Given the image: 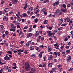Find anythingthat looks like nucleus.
Masks as SVG:
<instances>
[{
  "mask_svg": "<svg viewBox=\"0 0 73 73\" xmlns=\"http://www.w3.org/2000/svg\"><path fill=\"white\" fill-rule=\"evenodd\" d=\"M28 3H25V4H24V5H25V6H26L27 7H28Z\"/></svg>",
  "mask_w": 73,
  "mask_h": 73,
  "instance_id": "47",
  "label": "nucleus"
},
{
  "mask_svg": "<svg viewBox=\"0 0 73 73\" xmlns=\"http://www.w3.org/2000/svg\"><path fill=\"white\" fill-rule=\"evenodd\" d=\"M57 66L58 68H61V67H62V65H58Z\"/></svg>",
  "mask_w": 73,
  "mask_h": 73,
  "instance_id": "42",
  "label": "nucleus"
},
{
  "mask_svg": "<svg viewBox=\"0 0 73 73\" xmlns=\"http://www.w3.org/2000/svg\"><path fill=\"white\" fill-rule=\"evenodd\" d=\"M72 69H73V68H71L69 70H68V72H70V71H72Z\"/></svg>",
  "mask_w": 73,
  "mask_h": 73,
  "instance_id": "45",
  "label": "nucleus"
},
{
  "mask_svg": "<svg viewBox=\"0 0 73 73\" xmlns=\"http://www.w3.org/2000/svg\"><path fill=\"white\" fill-rule=\"evenodd\" d=\"M15 29H14V28H13L12 29H10V31H13V32H15Z\"/></svg>",
  "mask_w": 73,
  "mask_h": 73,
  "instance_id": "27",
  "label": "nucleus"
},
{
  "mask_svg": "<svg viewBox=\"0 0 73 73\" xmlns=\"http://www.w3.org/2000/svg\"><path fill=\"white\" fill-rule=\"evenodd\" d=\"M31 70L32 72H35L36 71V70L35 68H31Z\"/></svg>",
  "mask_w": 73,
  "mask_h": 73,
  "instance_id": "34",
  "label": "nucleus"
},
{
  "mask_svg": "<svg viewBox=\"0 0 73 73\" xmlns=\"http://www.w3.org/2000/svg\"><path fill=\"white\" fill-rule=\"evenodd\" d=\"M1 59L0 58V64L1 65H4V64H6L5 62L2 63L1 62Z\"/></svg>",
  "mask_w": 73,
  "mask_h": 73,
  "instance_id": "19",
  "label": "nucleus"
},
{
  "mask_svg": "<svg viewBox=\"0 0 73 73\" xmlns=\"http://www.w3.org/2000/svg\"><path fill=\"white\" fill-rule=\"evenodd\" d=\"M53 58V56L50 55V57H48V60L50 61L52 60V58Z\"/></svg>",
  "mask_w": 73,
  "mask_h": 73,
  "instance_id": "13",
  "label": "nucleus"
},
{
  "mask_svg": "<svg viewBox=\"0 0 73 73\" xmlns=\"http://www.w3.org/2000/svg\"><path fill=\"white\" fill-rule=\"evenodd\" d=\"M35 49L37 50L38 52H40V50H41V49L40 48V47L39 48L37 47H36L35 48Z\"/></svg>",
  "mask_w": 73,
  "mask_h": 73,
  "instance_id": "11",
  "label": "nucleus"
},
{
  "mask_svg": "<svg viewBox=\"0 0 73 73\" xmlns=\"http://www.w3.org/2000/svg\"><path fill=\"white\" fill-rule=\"evenodd\" d=\"M49 0H46V1H43L44 3H48V2H49Z\"/></svg>",
  "mask_w": 73,
  "mask_h": 73,
  "instance_id": "35",
  "label": "nucleus"
},
{
  "mask_svg": "<svg viewBox=\"0 0 73 73\" xmlns=\"http://www.w3.org/2000/svg\"><path fill=\"white\" fill-rule=\"evenodd\" d=\"M8 10H9V8L8 7H6L5 9H4V11L5 12H7V11H8Z\"/></svg>",
  "mask_w": 73,
  "mask_h": 73,
  "instance_id": "21",
  "label": "nucleus"
},
{
  "mask_svg": "<svg viewBox=\"0 0 73 73\" xmlns=\"http://www.w3.org/2000/svg\"><path fill=\"white\" fill-rule=\"evenodd\" d=\"M38 57L40 58H41V57H42V54H41V53L39 54L38 55Z\"/></svg>",
  "mask_w": 73,
  "mask_h": 73,
  "instance_id": "31",
  "label": "nucleus"
},
{
  "mask_svg": "<svg viewBox=\"0 0 73 73\" xmlns=\"http://www.w3.org/2000/svg\"><path fill=\"white\" fill-rule=\"evenodd\" d=\"M40 48H42V49H44V48H45V47H46V46H43V45H41L40 46Z\"/></svg>",
  "mask_w": 73,
  "mask_h": 73,
  "instance_id": "32",
  "label": "nucleus"
},
{
  "mask_svg": "<svg viewBox=\"0 0 73 73\" xmlns=\"http://www.w3.org/2000/svg\"><path fill=\"white\" fill-rule=\"evenodd\" d=\"M4 26H3V25H0V28H4Z\"/></svg>",
  "mask_w": 73,
  "mask_h": 73,
  "instance_id": "59",
  "label": "nucleus"
},
{
  "mask_svg": "<svg viewBox=\"0 0 73 73\" xmlns=\"http://www.w3.org/2000/svg\"><path fill=\"white\" fill-rule=\"evenodd\" d=\"M48 23V21L47 20H45L43 23V24H46Z\"/></svg>",
  "mask_w": 73,
  "mask_h": 73,
  "instance_id": "22",
  "label": "nucleus"
},
{
  "mask_svg": "<svg viewBox=\"0 0 73 73\" xmlns=\"http://www.w3.org/2000/svg\"><path fill=\"white\" fill-rule=\"evenodd\" d=\"M66 19L67 22H69V21H70V19L68 17H67Z\"/></svg>",
  "mask_w": 73,
  "mask_h": 73,
  "instance_id": "24",
  "label": "nucleus"
},
{
  "mask_svg": "<svg viewBox=\"0 0 73 73\" xmlns=\"http://www.w3.org/2000/svg\"><path fill=\"white\" fill-rule=\"evenodd\" d=\"M39 11H40V10H39V9L37 10L36 11V12H35V14H36V13H37L38 12H39Z\"/></svg>",
  "mask_w": 73,
  "mask_h": 73,
  "instance_id": "50",
  "label": "nucleus"
},
{
  "mask_svg": "<svg viewBox=\"0 0 73 73\" xmlns=\"http://www.w3.org/2000/svg\"><path fill=\"white\" fill-rule=\"evenodd\" d=\"M43 67H45L46 66V63L45 62H44L42 64Z\"/></svg>",
  "mask_w": 73,
  "mask_h": 73,
  "instance_id": "37",
  "label": "nucleus"
},
{
  "mask_svg": "<svg viewBox=\"0 0 73 73\" xmlns=\"http://www.w3.org/2000/svg\"><path fill=\"white\" fill-rule=\"evenodd\" d=\"M62 7H63V8H66V5H65V4H63L62 5Z\"/></svg>",
  "mask_w": 73,
  "mask_h": 73,
  "instance_id": "40",
  "label": "nucleus"
},
{
  "mask_svg": "<svg viewBox=\"0 0 73 73\" xmlns=\"http://www.w3.org/2000/svg\"><path fill=\"white\" fill-rule=\"evenodd\" d=\"M35 48V47L33 46H31L30 47V50H32Z\"/></svg>",
  "mask_w": 73,
  "mask_h": 73,
  "instance_id": "12",
  "label": "nucleus"
},
{
  "mask_svg": "<svg viewBox=\"0 0 73 73\" xmlns=\"http://www.w3.org/2000/svg\"><path fill=\"white\" fill-rule=\"evenodd\" d=\"M59 4V2L58 1H57L56 2H55L53 4V5H54V6H56V5H58Z\"/></svg>",
  "mask_w": 73,
  "mask_h": 73,
  "instance_id": "10",
  "label": "nucleus"
},
{
  "mask_svg": "<svg viewBox=\"0 0 73 73\" xmlns=\"http://www.w3.org/2000/svg\"><path fill=\"white\" fill-rule=\"evenodd\" d=\"M33 9V8L32 7H30L29 8V11H30V12H31V11H32Z\"/></svg>",
  "mask_w": 73,
  "mask_h": 73,
  "instance_id": "16",
  "label": "nucleus"
},
{
  "mask_svg": "<svg viewBox=\"0 0 73 73\" xmlns=\"http://www.w3.org/2000/svg\"><path fill=\"white\" fill-rule=\"evenodd\" d=\"M24 53L25 54H27L28 53V50H25L24 52Z\"/></svg>",
  "mask_w": 73,
  "mask_h": 73,
  "instance_id": "17",
  "label": "nucleus"
},
{
  "mask_svg": "<svg viewBox=\"0 0 73 73\" xmlns=\"http://www.w3.org/2000/svg\"><path fill=\"white\" fill-rule=\"evenodd\" d=\"M35 34L36 36H38L40 34V33H39V31H36Z\"/></svg>",
  "mask_w": 73,
  "mask_h": 73,
  "instance_id": "25",
  "label": "nucleus"
},
{
  "mask_svg": "<svg viewBox=\"0 0 73 73\" xmlns=\"http://www.w3.org/2000/svg\"><path fill=\"white\" fill-rule=\"evenodd\" d=\"M31 57H35L36 56V55L35 54H32L31 55Z\"/></svg>",
  "mask_w": 73,
  "mask_h": 73,
  "instance_id": "39",
  "label": "nucleus"
},
{
  "mask_svg": "<svg viewBox=\"0 0 73 73\" xmlns=\"http://www.w3.org/2000/svg\"><path fill=\"white\" fill-rule=\"evenodd\" d=\"M64 48V46H62L60 47V49H62Z\"/></svg>",
  "mask_w": 73,
  "mask_h": 73,
  "instance_id": "55",
  "label": "nucleus"
},
{
  "mask_svg": "<svg viewBox=\"0 0 73 73\" xmlns=\"http://www.w3.org/2000/svg\"><path fill=\"white\" fill-rule=\"evenodd\" d=\"M60 12V10L59 9H57L56 11V13H58L59 12Z\"/></svg>",
  "mask_w": 73,
  "mask_h": 73,
  "instance_id": "33",
  "label": "nucleus"
},
{
  "mask_svg": "<svg viewBox=\"0 0 73 73\" xmlns=\"http://www.w3.org/2000/svg\"><path fill=\"white\" fill-rule=\"evenodd\" d=\"M8 33H9L8 32V31H6L5 32V34L6 35H8Z\"/></svg>",
  "mask_w": 73,
  "mask_h": 73,
  "instance_id": "38",
  "label": "nucleus"
},
{
  "mask_svg": "<svg viewBox=\"0 0 73 73\" xmlns=\"http://www.w3.org/2000/svg\"><path fill=\"white\" fill-rule=\"evenodd\" d=\"M71 56H68L67 57L66 60L67 62H69V61L71 60Z\"/></svg>",
  "mask_w": 73,
  "mask_h": 73,
  "instance_id": "3",
  "label": "nucleus"
},
{
  "mask_svg": "<svg viewBox=\"0 0 73 73\" xmlns=\"http://www.w3.org/2000/svg\"><path fill=\"white\" fill-rule=\"evenodd\" d=\"M31 44V41L27 42L26 44V45L27 46H29Z\"/></svg>",
  "mask_w": 73,
  "mask_h": 73,
  "instance_id": "7",
  "label": "nucleus"
},
{
  "mask_svg": "<svg viewBox=\"0 0 73 73\" xmlns=\"http://www.w3.org/2000/svg\"><path fill=\"white\" fill-rule=\"evenodd\" d=\"M25 70L26 71H28L30 69L29 68H31L29 64L28 63V62H25Z\"/></svg>",
  "mask_w": 73,
  "mask_h": 73,
  "instance_id": "1",
  "label": "nucleus"
},
{
  "mask_svg": "<svg viewBox=\"0 0 73 73\" xmlns=\"http://www.w3.org/2000/svg\"><path fill=\"white\" fill-rule=\"evenodd\" d=\"M54 55H55L56 57H57V56H60V52H54Z\"/></svg>",
  "mask_w": 73,
  "mask_h": 73,
  "instance_id": "2",
  "label": "nucleus"
},
{
  "mask_svg": "<svg viewBox=\"0 0 73 73\" xmlns=\"http://www.w3.org/2000/svg\"><path fill=\"white\" fill-rule=\"evenodd\" d=\"M32 28H30L29 29V32H32Z\"/></svg>",
  "mask_w": 73,
  "mask_h": 73,
  "instance_id": "41",
  "label": "nucleus"
},
{
  "mask_svg": "<svg viewBox=\"0 0 73 73\" xmlns=\"http://www.w3.org/2000/svg\"><path fill=\"white\" fill-rule=\"evenodd\" d=\"M24 42V41H21L20 42V43L21 44H23Z\"/></svg>",
  "mask_w": 73,
  "mask_h": 73,
  "instance_id": "61",
  "label": "nucleus"
},
{
  "mask_svg": "<svg viewBox=\"0 0 73 73\" xmlns=\"http://www.w3.org/2000/svg\"><path fill=\"white\" fill-rule=\"evenodd\" d=\"M7 53H8V54H12V52L10 51H8L7 52Z\"/></svg>",
  "mask_w": 73,
  "mask_h": 73,
  "instance_id": "43",
  "label": "nucleus"
},
{
  "mask_svg": "<svg viewBox=\"0 0 73 73\" xmlns=\"http://www.w3.org/2000/svg\"><path fill=\"white\" fill-rule=\"evenodd\" d=\"M62 29V28H59L58 29V31H61Z\"/></svg>",
  "mask_w": 73,
  "mask_h": 73,
  "instance_id": "54",
  "label": "nucleus"
},
{
  "mask_svg": "<svg viewBox=\"0 0 73 73\" xmlns=\"http://www.w3.org/2000/svg\"><path fill=\"white\" fill-rule=\"evenodd\" d=\"M33 35V34L31 33H29L27 35V37L28 38H29V37H30L32 36Z\"/></svg>",
  "mask_w": 73,
  "mask_h": 73,
  "instance_id": "8",
  "label": "nucleus"
},
{
  "mask_svg": "<svg viewBox=\"0 0 73 73\" xmlns=\"http://www.w3.org/2000/svg\"><path fill=\"white\" fill-rule=\"evenodd\" d=\"M37 42H40V39H37Z\"/></svg>",
  "mask_w": 73,
  "mask_h": 73,
  "instance_id": "60",
  "label": "nucleus"
},
{
  "mask_svg": "<svg viewBox=\"0 0 73 73\" xmlns=\"http://www.w3.org/2000/svg\"><path fill=\"white\" fill-rule=\"evenodd\" d=\"M51 32L50 31H47V33H48V36H49L50 35V34L51 33Z\"/></svg>",
  "mask_w": 73,
  "mask_h": 73,
  "instance_id": "20",
  "label": "nucleus"
},
{
  "mask_svg": "<svg viewBox=\"0 0 73 73\" xmlns=\"http://www.w3.org/2000/svg\"><path fill=\"white\" fill-rule=\"evenodd\" d=\"M1 3L2 4H4V1L2 0L1 1Z\"/></svg>",
  "mask_w": 73,
  "mask_h": 73,
  "instance_id": "57",
  "label": "nucleus"
},
{
  "mask_svg": "<svg viewBox=\"0 0 73 73\" xmlns=\"http://www.w3.org/2000/svg\"><path fill=\"white\" fill-rule=\"evenodd\" d=\"M54 36V33H51L50 34V35L49 36H50L51 37H53V36Z\"/></svg>",
  "mask_w": 73,
  "mask_h": 73,
  "instance_id": "15",
  "label": "nucleus"
},
{
  "mask_svg": "<svg viewBox=\"0 0 73 73\" xmlns=\"http://www.w3.org/2000/svg\"><path fill=\"white\" fill-rule=\"evenodd\" d=\"M43 58L44 59V61H45V60L46 59V56H44L43 57Z\"/></svg>",
  "mask_w": 73,
  "mask_h": 73,
  "instance_id": "48",
  "label": "nucleus"
},
{
  "mask_svg": "<svg viewBox=\"0 0 73 73\" xmlns=\"http://www.w3.org/2000/svg\"><path fill=\"white\" fill-rule=\"evenodd\" d=\"M42 11L43 12H45L46 11V9H43L42 10Z\"/></svg>",
  "mask_w": 73,
  "mask_h": 73,
  "instance_id": "30",
  "label": "nucleus"
},
{
  "mask_svg": "<svg viewBox=\"0 0 73 73\" xmlns=\"http://www.w3.org/2000/svg\"><path fill=\"white\" fill-rule=\"evenodd\" d=\"M44 15H45V16H46L47 15V12H46V11L44 12Z\"/></svg>",
  "mask_w": 73,
  "mask_h": 73,
  "instance_id": "46",
  "label": "nucleus"
},
{
  "mask_svg": "<svg viewBox=\"0 0 73 73\" xmlns=\"http://www.w3.org/2000/svg\"><path fill=\"white\" fill-rule=\"evenodd\" d=\"M53 65V64L52 63H50L48 64V66L49 68H51L52 66V65Z\"/></svg>",
  "mask_w": 73,
  "mask_h": 73,
  "instance_id": "14",
  "label": "nucleus"
},
{
  "mask_svg": "<svg viewBox=\"0 0 73 73\" xmlns=\"http://www.w3.org/2000/svg\"><path fill=\"white\" fill-rule=\"evenodd\" d=\"M60 11L62 12H64V13H65L66 11H67V9L65 8L64 9H60Z\"/></svg>",
  "mask_w": 73,
  "mask_h": 73,
  "instance_id": "4",
  "label": "nucleus"
},
{
  "mask_svg": "<svg viewBox=\"0 0 73 73\" xmlns=\"http://www.w3.org/2000/svg\"><path fill=\"white\" fill-rule=\"evenodd\" d=\"M63 22V20H62V19H61L59 21V23L60 24H62V23Z\"/></svg>",
  "mask_w": 73,
  "mask_h": 73,
  "instance_id": "18",
  "label": "nucleus"
},
{
  "mask_svg": "<svg viewBox=\"0 0 73 73\" xmlns=\"http://www.w3.org/2000/svg\"><path fill=\"white\" fill-rule=\"evenodd\" d=\"M17 20L19 22H20V21H21V19L20 17H19V18H18L17 19Z\"/></svg>",
  "mask_w": 73,
  "mask_h": 73,
  "instance_id": "28",
  "label": "nucleus"
},
{
  "mask_svg": "<svg viewBox=\"0 0 73 73\" xmlns=\"http://www.w3.org/2000/svg\"><path fill=\"white\" fill-rule=\"evenodd\" d=\"M58 36H60L61 35V33L60 32H59L57 33Z\"/></svg>",
  "mask_w": 73,
  "mask_h": 73,
  "instance_id": "58",
  "label": "nucleus"
},
{
  "mask_svg": "<svg viewBox=\"0 0 73 73\" xmlns=\"http://www.w3.org/2000/svg\"><path fill=\"white\" fill-rule=\"evenodd\" d=\"M19 51L21 52H23L24 51V50H21V49H19Z\"/></svg>",
  "mask_w": 73,
  "mask_h": 73,
  "instance_id": "51",
  "label": "nucleus"
},
{
  "mask_svg": "<svg viewBox=\"0 0 73 73\" xmlns=\"http://www.w3.org/2000/svg\"><path fill=\"white\" fill-rule=\"evenodd\" d=\"M4 59L5 60H8L9 61V60H11V58L9 57H5Z\"/></svg>",
  "mask_w": 73,
  "mask_h": 73,
  "instance_id": "9",
  "label": "nucleus"
},
{
  "mask_svg": "<svg viewBox=\"0 0 73 73\" xmlns=\"http://www.w3.org/2000/svg\"><path fill=\"white\" fill-rule=\"evenodd\" d=\"M22 16L23 17H28V15L25 13L23 14H22Z\"/></svg>",
  "mask_w": 73,
  "mask_h": 73,
  "instance_id": "5",
  "label": "nucleus"
},
{
  "mask_svg": "<svg viewBox=\"0 0 73 73\" xmlns=\"http://www.w3.org/2000/svg\"><path fill=\"white\" fill-rule=\"evenodd\" d=\"M38 66L40 67V68H42V64H40Z\"/></svg>",
  "mask_w": 73,
  "mask_h": 73,
  "instance_id": "62",
  "label": "nucleus"
},
{
  "mask_svg": "<svg viewBox=\"0 0 73 73\" xmlns=\"http://www.w3.org/2000/svg\"><path fill=\"white\" fill-rule=\"evenodd\" d=\"M68 40V38L66 37L64 39V41H67Z\"/></svg>",
  "mask_w": 73,
  "mask_h": 73,
  "instance_id": "49",
  "label": "nucleus"
},
{
  "mask_svg": "<svg viewBox=\"0 0 73 73\" xmlns=\"http://www.w3.org/2000/svg\"><path fill=\"white\" fill-rule=\"evenodd\" d=\"M66 52L67 54H68V53H70V50H67L66 51Z\"/></svg>",
  "mask_w": 73,
  "mask_h": 73,
  "instance_id": "44",
  "label": "nucleus"
},
{
  "mask_svg": "<svg viewBox=\"0 0 73 73\" xmlns=\"http://www.w3.org/2000/svg\"><path fill=\"white\" fill-rule=\"evenodd\" d=\"M41 40H42V41H43L44 40V38L43 37H42L41 38Z\"/></svg>",
  "mask_w": 73,
  "mask_h": 73,
  "instance_id": "52",
  "label": "nucleus"
},
{
  "mask_svg": "<svg viewBox=\"0 0 73 73\" xmlns=\"http://www.w3.org/2000/svg\"><path fill=\"white\" fill-rule=\"evenodd\" d=\"M47 28H50V26L49 25V24H48L46 25Z\"/></svg>",
  "mask_w": 73,
  "mask_h": 73,
  "instance_id": "63",
  "label": "nucleus"
},
{
  "mask_svg": "<svg viewBox=\"0 0 73 73\" xmlns=\"http://www.w3.org/2000/svg\"><path fill=\"white\" fill-rule=\"evenodd\" d=\"M57 30H54L53 31V33L55 35V33H57Z\"/></svg>",
  "mask_w": 73,
  "mask_h": 73,
  "instance_id": "36",
  "label": "nucleus"
},
{
  "mask_svg": "<svg viewBox=\"0 0 73 73\" xmlns=\"http://www.w3.org/2000/svg\"><path fill=\"white\" fill-rule=\"evenodd\" d=\"M5 68H6V69H7V70H9V68H8V66H6Z\"/></svg>",
  "mask_w": 73,
  "mask_h": 73,
  "instance_id": "56",
  "label": "nucleus"
},
{
  "mask_svg": "<svg viewBox=\"0 0 73 73\" xmlns=\"http://www.w3.org/2000/svg\"><path fill=\"white\" fill-rule=\"evenodd\" d=\"M30 12L31 11H29L27 12V13L28 15H30Z\"/></svg>",
  "mask_w": 73,
  "mask_h": 73,
  "instance_id": "53",
  "label": "nucleus"
},
{
  "mask_svg": "<svg viewBox=\"0 0 73 73\" xmlns=\"http://www.w3.org/2000/svg\"><path fill=\"white\" fill-rule=\"evenodd\" d=\"M52 50V48H49V47L48 46V52H50Z\"/></svg>",
  "mask_w": 73,
  "mask_h": 73,
  "instance_id": "26",
  "label": "nucleus"
},
{
  "mask_svg": "<svg viewBox=\"0 0 73 73\" xmlns=\"http://www.w3.org/2000/svg\"><path fill=\"white\" fill-rule=\"evenodd\" d=\"M67 25V23H65L64 24H63L61 25L62 27H64Z\"/></svg>",
  "mask_w": 73,
  "mask_h": 73,
  "instance_id": "29",
  "label": "nucleus"
},
{
  "mask_svg": "<svg viewBox=\"0 0 73 73\" xmlns=\"http://www.w3.org/2000/svg\"><path fill=\"white\" fill-rule=\"evenodd\" d=\"M3 20L4 21H7L8 20V17L6 16H4L3 17Z\"/></svg>",
  "mask_w": 73,
  "mask_h": 73,
  "instance_id": "6",
  "label": "nucleus"
},
{
  "mask_svg": "<svg viewBox=\"0 0 73 73\" xmlns=\"http://www.w3.org/2000/svg\"><path fill=\"white\" fill-rule=\"evenodd\" d=\"M14 3H17L18 2L17 0H14Z\"/></svg>",
  "mask_w": 73,
  "mask_h": 73,
  "instance_id": "64",
  "label": "nucleus"
},
{
  "mask_svg": "<svg viewBox=\"0 0 73 73\" xmlns=\"http://www.w3.org/2000/svg\"><path fill=\"white\" fill-rule=\"evenodd\" d=\"M34 23H37V22L38 21V19H37L36 18L35 19H34Z\"/></svg>",
  "mask_w": 73,
  "mask_h": 73,
  "instance_id": "23",
  "label": "nucleus"
}]
</instances>
